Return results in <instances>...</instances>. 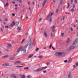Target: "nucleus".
Wrapping results in <instances>:
<instances>
[{
  "label": "nucleus",
  "mask_w": 78,
  "mask_h": 78,
  "mask_svg": "<svg viewBox=\"0 0 78 78\" xmlns=\"http://www.w3.org/2000/svg\"><path fill=\"white\" fill-rule=\"evenodd\" d=\"M27 42L28 43L24 46V48L21 51H23V53L26 52V48L28 47V46L29 47L28 49L29 50L31 48V47H32V45L31 44H32V41H31V38L30 37H29L28 38Z\"/></svg>",
  "instance_id": "f257e3e1"
},
{
  "label": "nucleus",
  "mask_w": 78,
  "mask_h": 78,
  "mask_svg": "<svg viewBox=\"0 0 78 78\" xmlns=\"http://www.w3.org/2000/svg\"><path fill=\"white\" fill-rule=\"evenodd\" d=\"M78 42V38L76 39L75 41L73 43V45L71 46L69 48V50H73V48H75L76 47V45L77 44Z\"/></svg>",
  "instance_id": "f03ea898"
},
{
  "label": "nucleus",
  "mask_w": 78,
  "mask_h": 78,
  "mask_svg": "<svg viewBox=\"0 0 78 78\" xmlns=\"http://www.w3.org/2000/svg\"><path fill=\"white\" fill-rule=\"evenodd\" d=\"M47 66H45L43 67H39L37 68V69L34 70V72H40V71H42L45 69H47Z\"/></svg>",
  "instance_id": "7ed1b4c3"
},
{
  "label": "nucleus",
  "mask_w": 78,
  "mask_h": 78,
  "mask_svg": "<svg viewBox=\"0 0 78 78\" xmlns=\"http://www.w3.org/2000/svg\"><path fill=\"white\" fill-rule=\"evenodd\" d=\"M53 14H54L53 13H50L47 17V18L46 19L47 20H48V19H50V17H51L52 16H53Z\"/></svg>",
  "instance_id": "20e7f679"
},
{
  "label": "nucleus",
  "mask_w": 78,
  "mask_h": 78,
  "mask_svg": "<svg viewBox=\"0 0 78 78\" xmlns=\"http://www.w3.org/2000/svg\"><path fill=\"white\" fill-rule=\"evenodd\" d=\"M78 66V62H77L75 63L74 65H73V70H74V69H76V67H77V66Z\"/></svg>",
  "instance_id": "39448f33"
},
{
  "label": "nucleus",
  "mask_w": 78,
  "mask_h": 78,
  "mask_svg": "<svg viewBox=\"0 0 78 78\" xmlns=\"http://www.w3.org/2000/svg\"><path fill=\"white\" fill-rule=\"evenodd\" d=\"M23 46H21L20 47V48L17 50V53H19V52H20V51H21V49L23 48Z\"/></svg>",
  "instance_id": "423d86ee"
},
{
  "label": "nucleus",
  "mask_w": 78,
  "mask_h": 78,
  "mask_svg": "<svg viewBox=\"0 0 78 78\" xmlns=\"http://www.w3.org/2000/svg\"><path fill=\"white\" fill-rule=\"evenodd\" d=\"M20 63H21V61H16L14 62V64L15 65H18V64H19Z\"/></svg>",
  "instance_id": "0eeeda50"
},
{
  "label": "nucleus",
  "mask_w": 78,
  "mask_h": 78,
  "mask_svg": "<svg viewBox=\"0 0 78 78\" xmlns=\"http://www.w3.org/2000/svg\"><path fill=\"white\" fill-rule=\"evenodd\" d=\"M47 0H44V1L43 3V5L42 7H43L47 4Z\"/></svg>",
  "instance_id": "6e6552de"
},
{
  "label": "nucleus",
  "mask_w": 78,
  "mask_h": 78,
  "mask_svg": "<svg viewBox=\"0 0 78 78\" xmlns=\"http://www.w3.org/2000/svg\"><path fill=\"white\" fill-rule=\"evenodd\" d=\"M3 66H11V65H9V63H4L3 64Z\"/></svg>",
  "instance_id": "1a4fd4ad"
},
{
  "label": "nucleus",
  "mask_w": 78,
  "mask_h": 78,
  "mask_svg": "<svg viewBox=\"0 0 78 78\" xmlns=\"http://www.w3.org/2000/svg\"><path fill=\"white\" fill-rule=\"evenodd\" d=\"M8 57H9V55H6L4 56H2V58H3V59H5V58H8Z\"/></svg>",
  "instance_id": "9d476101"
},
{
  "label": "nucleus",
  "mask_w": 78,
  "mask_h": 78,
  "mask_svg": "<svg viewBox=\"0 0 78 78\" xmlns=\"http://www.w3.org/2000/svg\"><path fill=\"white\" fill-rule=\"evenodd\" d=\"M60 56L61 57H64L65 56V53L64 52H61Z\"/></svg>",
  "instance_id": "9b49d317"
},
{
  "label": "nucleus",
  "mask_w": 78,
  "mask_h": 78,
  "mask_svg": "<svg viewBox=\"0 0 78 78\" xmlns=\"http://www.w3.org/2000/svg\"><path fill=\"white\" fill-rule=\"evenodd\" d=\"M11 76L12 78H17L16 76H15V75L14 74H11Z\"/></svg>",
  "instance_id": "f8f14e48"
},
{
  "label": "nucleus",
  "mask_w": 78,
  "mask_h": 78,
  "mask_svg": "<svg viewBox=\"0 0 78 78\" xmlns=\"http://www.w3.org/2000/svg\"><path fill=\"white\" fill-rule=\"evenodd\" d=\"M56 55L57 56H59V55H61V52H56Z\"/></svg>",
  "instance_id": "ddd939ff"
},
{
  "label": "nucleus",
  "mask_w": 78,
  "mask_h": 78,
  "mask_svg": "<svg viewBox=\"0 0 78 78\" xmlns=\"http://www.w3.org/2000/svg\"><path fill=\"white\" fill-rule=\"evenodd\" d=\"M44 36L46 37H47V32L45 31H44Z\"/></svg>",
  "instance_id": "4468645a"
},
{
  "label": "nucleus",
  "mask_w": 78,
  "mask_h": 78,
  "mask_svg": "<svg viewBox=\"0 0 78 78\" xmlns=\"http://www.w3.org/2000/svg\"><path fill=\"white\" fill-rule=\"evenodd\" d=\"M71 76H72V74H71V73H69L68 75V78H71Z\"/></svg>",
  "instance_id": "2eb2a0df"
},
{
  "label": "nucleus",
  "mask_w": 78,
  "mask_h": 78,
  "mask_svg": "<svg viewBox=\"0 0 78 78\" xmlns=\"http://www.w3.org/2000/svg\"><path fill=\"white\" fill-rule=\"evenodd\" d=\"M33 56V54L30 55L28 57V58H32Z\"/></svg>",
  "instance_id": "dca6fc26"
},
{
  "label": "nucleus",
  "mask_w": 78,
  "mask_h": 78,
  "mask_svg": "<svg viewBox=\"0 0 78 78\" xmlns=\"http://www.w3.org/2000/svg\"><path fill=\"white\" fill-rule=\"evenodd\" d=\"M72 59L71 58H70L69 59L68 61V62L69 63H70V62H72Z\"/></svg>",
  "instance_id": "f3484780"
},
{
  "label": "nucleus",
  "mask_w": 78,
  "mask_h": 78,
  "mask_svg": "<svg viewBox=\"0 0 78 78\" xmlns=\"http://www.w3.org/2000/svg\"><path fill=\"white\" fill-rule=\"evenodd\" d=\"M68 6L67 7V9H69V7L70 6V4L69 3H68L67 4Z\"/></svg>",
  "instance_id": "a211bd4d"
},
{
  "label": "nucleus",
  "mask_w": 78,
  "mask_h": 78,
  "mask_svg": "<svg viewBox=\"0 0 78 78\" xmlns=\"http://www.w3.org/2000/svg\"><path fill=\"white\" fill-rule=\"evenodd\" d=\"M56 28L55 26H53L51 28L52 30H54Z\"/></svg>",
  "instance_id": "6ab92c4d"
},
{
  "label": "nucleus",
  "mask_w": 78,
  "mask_h": 78,
  "mask_svg": "<svg viewBox=\"0 0 78 78\" xmlns=\"http://www.w3.org/2000/svg\"><path fill=\"white\" fill-rule=\"evenodd\" d=\"M23 66H16V67H18V68H20V67H23Z\"/></svg>",
  "instance_id": "aec40b11"
},
{
  "label": "nucleus",
  "mask_w": 78,
  "mask_h": 78,
  "mask_svg": "<svg viewBox=\"0 0 78 78\" xmlns=\"http://www.w3.org/2000/svg\"><path fill=\"white\" fill-rule=\"evenodd\" d=\"M25 41V38H23V39L22 41L21 42V43L22 44V43H23Z\"/></svg>",
  "instance_id": "412c9836"
},
{
  "label": "nucleus",
  "mask_w": 78,
  "mask_h": 78,
  "mask_svg": "<svg viewBox=\"0 0 78 78\" xmlns=\"http://www.w3.org/2000/svg\"><path fill=\"white\" fill-rule=\"evenodd\" d=\"M65 36V35H64V34L63 33H62L61 34V36L62 37H64V36Z\"/></svg>",
  "instance_id": "4be33fe9"
},
{
  "label": "nucleus",
  "mask_w": 78,
  "mask_h": 78,
  "mask_svg": "<svg viewBox=\"0 0 78 78\" xmlns=\"http://www.w3.org/2000/svg\"><path fill=\"white\" fill-rule=\"evenodd\" d=\"M39 58H40V59H42V58H43V56L42 55H40L38 57Z\"/></svg>",
  "instance_id": "5701e85b"
},
{
  "label": "nucleus",
  "mask_w": 78,
  "mask_h": 78,
  "mask_svg": "<svg viewBox=\"0 0 78 78\" xmlns=\"http://www.w3.org/2000/svg\"><path fill=\"white\" fill-rule=\"evenodd\" d=\"M62 2H63V0H60V5H62Z\"/></svg>",
  "instance_id": "b1692460"
},
{
  "label": "nucleus",
  "mask_w": 78,
  "mask_h": 78,
  "mask_svg": "<svg viewBox=\"0 0 78 78\" xmlns=\"http://www.w3.org/2000/svg\"><path fill=\"white\" fill-rule=\"evenodd\" d=\"M29 68L28 67H25L24 68V69L25 70H27V69H28Z\"/></svg>",
  "instance_id": "393cba45"
},
{
  "label": "nucleus",
  "mask_w": 78,
  "mask_h": 78,
  "mask_svg": "<svg viewBox=\"0 0 78 78\" xmlns=\"http://www.w3.org/2000/svg\"><path fill=\"white\" fill-rule=\"evenodd\" d=\"M14 57H11L9 58L10 60H13V59H14Z\"/></svg>",
  "instance_id": "a878e982"
},
{
  "label": "nucleus",
  "mask_w": 78,
  "mask_h": 78,
  "mask_svg": "<svg viewBox=\"0 0 78 78\" xmlns=\"http://www.w3.org/2000/svg\"><path fill=\"white\" fill-rule=\"evenodd\" d=\"M70 11L71 12H74V9H71Z\"/></svg>",
  "instance_id": "bb28decb"
},
{
  "label": "nucleus",
  "mask_w": 78,
  "mask_h": 78,
  "mask_svg": "<svg viewBox=\"0 0 78 78\" xmlns=\"http://www.w3.org/2000/svg\"><path fill=\"white\" fill-rule=\"evenodd\" d=\"M12 23L13 26H15L16 24H15V22H14V21H12Z\"/></svg>",
  "instance_id": "cd10ccee"
},
{
  "label": "nucleus",
  "mask_w": 78,
  "mask_h": 78,
  "mask_svg": "<svg viewBox=\"0 0 78 78\" xmlns=\"http://www.w3.org/2000/svg\"><path fill=\"white\" fill-rule=\"evenodd\" d=\"M46 64L48 66L49 65H50V62H47Z\"/></svg>",
  "instance_id": "c85d7f7f"
},
{
  "label": "nucleus",
  "mask_w": 78,
  "mask_h": 78,
  "mask_svg": "<svg viewBox=\"0 0 78 78\" xmlns=\"http://www.w3.org/2000/svg\"><path fill=\"white\" fill-rule=\"evenodd\" d=\"M52 47V44H50V46L49 47V48L50 49H51V47Z\"/></svg>",
  "instance_id": "c756f323"
},
{
  "label": "nucleus",
  "mask_w": 78,
  "mask_h": 78,
  "mask_svg": "<svg viewBox=\"0 0 78 78\" xmlns=\"http://www.w3.org/2000/svg\"><path fill=\"white\" fill-rule=\"evenodd\" d=\"M19 24V22H16V25H18Z\"/></svg>",
  "instance_id": "7c9ffc66"
},
{
  "label": "nucleus",
  "mask_w": 78,
  "mask_h": 78,
  "mask_svg": "<svg viewBox=\"0 0 78 78\" xmlns=\"http://www.w3.org/2000/svg\"><path fill=\"white\" fill-rule=\"evenodd\" d=\"M69 41H70V39L68 38L66 41L67 43H69Z\"/></svg>",
  "instance_id": "2f4dec72"
},
{
  "label": "nucleus",
  "mask_w": 78,
  "mask_h": 78,
  "mask_svg": "<svg viewBox=\"0 0 78 78\" xmlns=\"http://www.w3.org/2000/svg\"><path fill=\"white\" fill-rule=\"evenodd\" d=\"M18 30H21V28L18 27L17 28Z\"/></svg>",
  "instance_id": "473e14b6"
},
{
  "label": "nucleus",
  "mask_w": 78,
  "mask_h": 78,
  "mask_svg": "<svg viewBox=\"0 0 78 78\" xmlns=\"http://www.w3.org/2000/svg\"><path fill=\"white\" fill-rule=\"evenodd\" d=\"M58 11H59V9H57V10H56V13L58 14Z\"/></svg>",
  "instance_id": "72a5a7b5"
},
{
  "label": "nucleus",
  "mask_w": 78,
  "mask_h": 78,
  "mask_svg": "<svg viewBox=\"0 0 78 78\" xmlns=\"http://www.w3.org/2000/svg\"><path fill=\"white\" fill-rule=\"evenodd\" d=\"M51 37H53V34L52 33L51 34Z\"/></svg>",
  "instance_id": "f704fd0d"
},
{
  "label": "nucleus",
  "mask_w": 78,
  "mask_h": 78,
  "mask_svg": "<svg viewBox=\"0 0 78 78\" xmlns=\"http://www.w3.org/2000/svg\"><path fill=\"white\" fill-rule=\"evenodd\" d=\"M8 6V3H6V5H5V7H6V6Z\"/></svg>",
  "instance_id": "c9c22d12"
},
{
  "label": "nucleus",
  "mask_w": 78,
  "mask_h": 78,
  "mask_svg": "<svg viewBox=\"0 0 78 78\" xmlns=\"http://www.w3.org/2000/svg\"><path fill=\"white\" fill-rule=\"evenodd\" d=\"M10 26H11V27H12H12H13V24H12V23H11V24L10 25Z\"/></svg>",
  "instance_id": "e433bc0d"
},
{
  "label": "nucleus",
  "mask_w": 78,
  "mask_h": 78,
  "mask_svg": "<svg viewBox=\"0 0 78 78\" xmlns=\"http://www.w3.org/2000/svg\"><path fill=\"white\" fill-rule=\"evenodd\" d=\"M25 75H23L22 76V77H21V78H25Z\"/></svg>",
  "instance_id": "4c0bfd02"
},
{
  "label": "nucleus",
  "mask_w": 78,
  "mask_h": 78,
  "mask_svg": "<svg viewBox=\"0 0 78 78\" xmlns=\"http://www.w3.org/2000/svg\"><path fill=\"white\" fill-rule=\"evenodd\" d=\"M5 21H8V18H5Z\"/></svg>",
  "instance_id": "58836bf2"
},
{
  "label": "nucleus",
  "mask_w": 78,
  "mask_h": 78,
  "mask_svg": "<svg viewBox=\"0 0 78 78\" xmlns=\"http://www.w3.org/2000/svg\"><path fill=\"white\" fill-rule=\"evenodd\" d=\"M39 48H37L36 49V51H38L39 50Z\"/></svg>",
  "instance_id": "ea45409f"
},
{
  "label": "nucleus",
  "mask_w": 78,
  "mask_h": 78,
  "mask_svg": "<svg viewBox=\"0 0 78 78\" xmlns=\"http://www.w3.org/2000/svg\"><path fill=\"white\" fill-rule=\"evenodd\" d=\"M8 46H9V47H12V46L11 45V44H8Z\"/></svg>",
  "instance_id": "a19ab883"
},
{
  "label": "nucleus",
  "mask_w": 78,
  "mask_h": 78,
  "mask_svg": "<svg viewBox=\"0 0 78 78\" xmlns=\"http://www.w3.org/2000/svg\"><path fill=\"white\" fill-rule=\"evenodd\" d=\"M75 3H77V0H75L74 1Z\"/></svg>",
  "instance_id": "79ce46f5"
},
{
  "label": "nucleus",
  "mask_w": 78,
  "mask_h": 78,
  "mask_svg": "<svg viewBox=\"0 0 78 78\" xmlns=\"http://www.w3.org/2000/svg\"><path fill=\"white\" fill-rule=\"evenodd\" d=\"M71 31H73V28H72L71 27Z\"/></svg>",
  "instance_id": "37998d69"
},
{
  "label": "nucleus",
  "mask_w": 78,
  "mask_h": 78,
  "mask_svg": "<svg viewBox=\"0 0 78 78\" xmlns=\"http://www.w3.org/2000/svg\"><path fill=\"white\" fill-rule=\"evenodd\" d=\"M52 50H55V48L53 46L52 47Z\"/></svg>",
  "instance_id": "c03bdc74"
},
{
  "label": "nucleus",
  "mask_w": 78,
  "mask_h": 78,
  "mask_svg": "<svg viewBox=\"0 0 78 78\" xmlns=\"http://www.w3.org/2000/svg\"><path fill=\"white\" fill-rule=\"evenodd\" d=\"M35 44H36V43H35V42L34 41V42L33 43V45H35Z\"/></svg>",
  "instance_id": "a18cd8bd"
},
{
  "label": "nucleus",
  "mask_w": 78,
  "mask_h": 78,
  "mask_svg": "<svg viewBox=\"0 0 78 78\" xmlns=\"http://www.w3.org/2000/svg\"><path fill=\"white\" fill-rule=\"evenodd\" d=\"M5 28H8V26H5Z\"/></svg>",
  "instance_id": "49530a36"
},
{
  "label": "nucleus",
  "mask_w": 78,
  "mask_h": 78,
  "mask_svg": "<svg viewBox=\"0 0 78 78\" xmlns=\"http://www.w3.org/2000/svg\"><path fill=\"white\" fill-rule=\"evenodd\" d=\"M19 2H20V3H22V0H20Z\"/></svg>",
  "instance_id": "de8ad7c7"
},
{
  "label": "nucleus",
  "mask_w": 78,
  "mask_h": 78,
  "mask_svg": "<svg viewBox=\"0 0 78 78\" xmlns=\"http://www.w3.org/2000/svg\"><path fill=\"white\" fill-rule=\"evenodd\" d=\"M42 20V19L41 18L39 20V22H41V21Z\"/></svg>",
  "instance_id": "09e8293b"
},
{
  "label": "nucleus",
  "mask_w": 78,
  "mask_h": 78,
  "mask_svg": "<svg viewBox=\"0 0 78 78\" xmlns=\"http://www.w3.org/2000/svg\"><path fill=\"white\" fill-rule=\"evenodd\" d=\"M71 1V3L72 4L73 3V0H70Z\"/></svg>",
  "instance_id": "8fccbe9b"
},
{
  "label": "nucleus",
  "mask_w": 78,
  "mask_h": 78,
  "mask_svg": "<svg viewBox=\"0 0 78 78\" xmlns=\"http://www.w3.org/2000/svg\"><path fill=\"white\" fill-rule=\"evenodd\" d=\"M44 50H46L47 49V47L46 46H45L44 48Z\"/></svg>",
  "instance_id": "3c124183"
},
{
  "label": "nucleus",
  "mask_w": 78,
  "mask_h": 78,
  "mask_svg": "<svg viewBox=\"0 0 78 78\" xmlns=\"http://www.w3.org/2000/svg\"><path fill=\"white\" fill-rule=\"evenodd\" d=\"M46 72H47V71L46 70L43 71L44 73H46Z\"/></svg>",
  "instance_id": "603ef678"
},
{
  "label": "nucleus",
  "mask_w": 78,
  "mask_h": 78,
  "mask_svg": "<svg viewBox=\"0 0 78 78\" xmlns=\"http://www.w3.org/2000/svg\"><path fill=\"white\" fill-rule=\"evenodd\" d=\"M27 78H30V76L29 75H28L27 76Z\"/></svg>",
  "instance_id": "864d4df0"
},
{
  "label": "nucleus",
  "mask_w": 78,
  "mask_h": 78,
  "mask_svg": "<svg viewBox=\"0 0 78 78\" xmlns=\"http://www.w3.org/2000/svg\"><path fill=\"white\" fill-rule=\"evenodd\" d=\"M67 61H68L67 60H66L64 61V62L66 63V62H67Z\"/></svg>",
  "instance_id": "5fc2aeb1"
},
{
  "label": "nucleus",
  "mask_w": 78,
  "mask_h": 78,
  "mask_svg": "<svg viewBox=\"0 0 78 78\" xmlns=\"http://www.w3.org/2000/svg\"><path fill=\"white\" fill-rule=\"evenodd\" d=\"M52 20V18H51L50 19V20H49V21L51 22V20Z\"/></svg>",
  "instance_id": "6e6d98bb"
},
{
  "label": "nucleus",
  "mask_w": 78,
  "mask_h": 78,
  "mask_svg": "<svg viewBox=\"0 0 78 78\" xmlns=\"http://www.w3.org/2000/svg\"><path fill=\"white\" fill-rule=\"evenodd\" d=\"M28 5H31L30 2H28Z\"/></svg>",
  "instance_id": "4d7b16f0"
},
{
  "label": "nucleus",
  "mask_w": 78,
  "mask_h": 78,
  "mask_svg": "<svg viewBox=\"0 0 78 78\" xmlns=\"http://www.w3.org/2000/svg\"><path fill=\"white\" fill-rule=\"evenodd\" d=\"M12 16H15V15L14 14L12 13Z\"/></svg>",
  "instance_id": "13d9d810"
},
{
  "label": "nucleus",
  "mask_w": 78,
  "mask_h": 78,
  "mask_svg": "<svg viewBox=\"0 0 78 78\" xmlns=\"http://www.w3.org/2000/svg\"><path fill=\"white\" fill-rule=\"evenodd\" d=\"M76 23H78V21L77 20H76Z\"/></svg>",
  "instance_id": "bf43d9fd"
},
{
  "label": "nucleus",
  "mask_w": 78,
  "mask_h": 78,
  "mask_svg": "<svg viewBox=\"0 0 78 78\" xmlns=\"http://www.w3.org/2000/svg\"><path fill=\"white\" fill-rule=\"evenodd\" d=\"M33 5H35V4L34 3V2H33Z\"/></svg>",
  "instance_id": "052dcab7"
},
{
  "label": "nucleus",
  "mask_w": 78,
  "mask_h": 78,
  "mask_svg": "<svg viewBox=\"0 0 78 78\" xmlns=\"http://www.w3.org/2000/svg\"><path fill=\"white\" fill-rule=\"evenodd\" d=\"M2 19H0V22H2Z\"/></svg>",
  "instance_id": "680f3d73"
},
{
  "label": "nucleus",
  "mask_w": 78,
  "mask_h": 78,
  "mask_svg": "<svg viewBox=\"0 0 78 78\" xmlns=\"http://www.w3.org/2000/svg\"><path fill=\"white\" fill-rule=\"evenodd\" d=\"M12 3H13V4H15V2H12Z\"/></svg>",
  "instance_id": "e2e57ef3"
},
{
  "label": "nucleus",
  "mask_w": 78,
  "mask_h": 78,
  "mask_svg": "<svg viewBox=\"0 0 78 78\" xmlns=\"http://www.w3.org/2000/svg\"><path fill=\"white\" fill-rule=\"evenodd\" d=\"M64 19H65L64 17H63V18H62V19H63V20H64Z\"/></svg>",
  "instance_id": "0e129e2a"
},
{
  "label": "nucleus",
  "mask_w": 78,
  "mask_h": 78,
  "mask_svg": "<svg viewBox=\"0 0 78 78\" xmlns=\"http://www.w3.org/2000/svg\"><path fill=\"white\" fill-rule=\"evenodd\" d=\"M22 18H23V16L22 15L21 17V19H22Z\"/></svg>",
  "instance_id": "69168bd1"
},
{
  "label": "nucleus",
  "mask_w": 78,
  "mask_h": 78,
  "mask_svg": "<svg viewBox=\"0 0 78 78\" xmlns=\"http://www.w3.org/2000/svg\"><path fill=\"white\" fill-rule=\"evenodd\" d=\"M52 31L53 32H55V30L54 29H52Z\"/></svg>",
  "instance_id": "338daca9"
},
{
  "label": "nucleus",
  "mask_w": 78,
  "mask_h": 78,
  "mask_svg": "<svg viewBox=\"0 0 78 78\" xmlns=\"http://www.w3.org/2000/svg\"><path fill=\"white\" fill-rule=\"evenodd\" d=\"M55 0H54L53 2H54V3H55Z\"/></svg>",
  "instance_id": "774afa93"
}]
</instances>
